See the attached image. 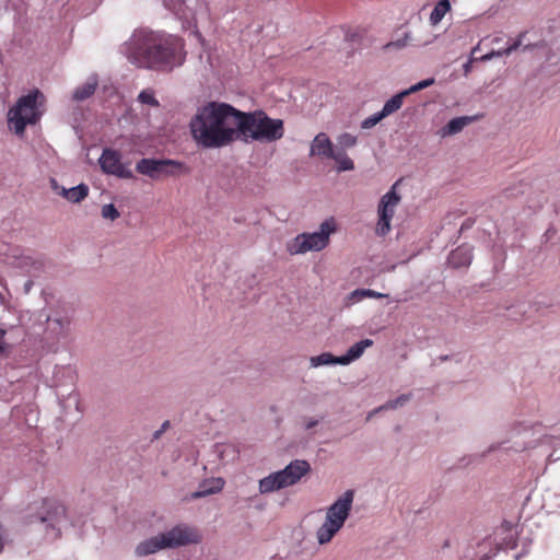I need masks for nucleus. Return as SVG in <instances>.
<instances>
[{
    "instance_id": "5701e85b",
    "label": "nucleus",
    "mask_w": 560,
    "mask_h": 560,
    "mask_svg": "<svg viewBox=\"0 0 560 560\" xmlns=\"http://www.w3.org/2000/svg\"><path fill=\"white\" fill-rule=\"evenodd\" d=\"M224 481L221 478L205 481L199 489L191 493L192 499L203 498L220 492L223 489Z\"/></svg>"
},
{
    "instance_id": "4468645a",
    "label": "nucleus",
    "mask_w": 560,
    "mask_h": 560,
    "mask_svg": "<svg viewBox=\"0 0 560 560\" xmlns=\"http://www.w3.org/2000/svg\"><path fill=\"white\" fill-rule=\"evenodd\" d=\"M5 262L30 275H36L44 269V260L40 257L26 254L19 247L8 249Z\"/></svg>"
},
{
    "instance_id": "9d476101",
    "label": "nucleus",
    "mask_w": 560,
    "mask_h": 560,
    "mask_svg": "<svg viewBox=\"0 0 560 560\" xmlns=\"http://www.w3.org/2000/svg\"><path fill=\"white\" fill-rule=\"evenodd\" d=\"M398 182H396L389 190L384 194L377 206V224L375 232L380 236H385L390 231V223L394 218L397 206L399 205L401 197L397 192Z\"/></svg>"
},
{
    "instance_id": "e433bc0d",
    "label": "nucleus",
    "mask_w": 560,
    "mask_h": 560,
    "mask_svg": "<svg viewBox=\"0 0 560 560\" xmlns=\"http://www.w3.org/2000/svg\"><path fill=\"white\" fill-rule=\"evenodd\" d=\"M432 84H434L433 78H429V79H425V80H422V81H419L418 83H416L419 91L427 89V88L431 86Z\"/></svg>"
},
{
    "instance_id": "412c9836",
    "label": "nucleus",
    "mask_w": 560,
    "mask_h": 560,
    "mask_svg": "<svg viewBox=\"0 0 560 560\" xmlns=\"http://www.w3.org/2000/svg\"><path fill=\"white\" fill-rule=\"evenodd\" d=\"M372 345H373V340H371V339H363V340L355 342L348 349V351L343 355H340L339 364L348 365L351 362L358 360L359 358L362 357L365 349L372 347Z\"/></svg>"
},
{
    "instance_id": "37998d69",
    "label": "nucleus",
    "mask_w": 560,
    "mask_h": 560,
    "mask_svg": "<svg viewBox=\"0 0 560 560\" xmlns=\"http://www.w3.org/2000/svg\"><path fill=\"white\" fill-rule=\"evenodd\" d=\"M5 335H7V331L4 329H0V353L4 352V350H5V345L2 341V339L4 338Z\"/></svg>"
},
{
    "instance_id": "b1692460",
    "label": "nucleus",
    "mask_w": 560,
    "mask_h": 560,
    "mask_svg": "<svg viewBox=\"0 0 560 560\" xmlns=\"http://www.w3.org/2000/svg\"><path fill=\"white\" fill-rule=\"evenodd\" d=\"M387 296H388L387 294L380 293V292H376L371 289H357L347 295L346 301H347V305H353L358 302H361L362 300H364L366 298L382 299V298H387Z\"/></svg>"
},
{
    "instance_id": "20e7f679",
    "label": "nucleus",
    "mask_w": 560,
    "mask_h": 560,
    "mask_svg": "<svg viewBox=\"0 0 560 560\" xmlns=\"http://www.w3.org/2000/svg\"><path fill=\"white\" fill-rule=\"evenodd\" d=\"M353 500V490H347L326 509L325 520L315 533L318 545L329 544L341 530L350 516Z\"/></svg>"
},
{
    "instance_id": "f3484780",
    "label": "nucleus",
    "mask_w": 560,
    "mask_h": 560,
    "mask_svg": "<svg viewBox=\"0 0 560 560\" xmlns=\"http://www.w3.org/2000/svg\"><path fill=\"white\" fill-rule=\"evenodd\" d=\"M166 549L162 534H158L150 538L140 541L135 549V553L138 557H147L156 553L161 550Z\"/></svg>"
},
{
    "instance_id": "39448f33",
    "label": "nucleus",
    "mask_w": 560,
    "mask_h": 560,
    "mask_svg": "<svg viewBox=\"0 0 560 560\" xmlns=\"http://www.w3.org/2000/svg\"><path fill=\"white\" fill-rule=\"evenodd\" d=\"M338 230L335 218L325 219L318 226L317 231L303 232L287 242L285 249L292 255H304L308 252H320L328 247L330 236Z\"/></svg>"
},
{
    "instance_id": "c9c22d12",
    "label": "nucleus",
    "mask_w": 560,
    "mask_h": 560,
    "mask_svg": "<svg viewBox=\"0 0 560 560\" xmlns=\"http://www.w3.org/2000/svg\"><path fill=\"white\" fill-rule=\"evenodd\" d=\"M504 56H509L508 51L505 48L503 49H500V50H491L490 52L483 55L480 60L481 61H489L493 58H498V57H504Z\"/></svg>"
},
{
    "instance_id": "393cba45",
    "label": "nucleus",
    "mask_w": 560,
    "mask_h": 560,
    "mask_svg": "<svg viewBox=\"0 0 560 560\" xmlns=\"http://www.w3.org/2000/svg\"><path fill=\"white\" fill-rule=\"evenodd\" d=\"M97 86V79L95 75H91L86 82L74 90L72 98L74 101H84L93 95Z\"/></svg>"
},
{
    "instance_id": "2eb2a0df",
    "label": "nucleus",
    "mask_w": 560,
    "mask_h": 560,
    "mask_svg": "<svg viewBox=\"0 0 560 560\" xmlns=\"http://www.w3.org/2000/svg\"><path fill=\"white\" fill-rule=\"evenodd\" d=\"M102 171L119 178H132L133 173L122 162L118 151L104 149L98 159Z\"/></svg>"
},
{
    "instance_id": "aec40b11",
    "label": "nucleus",
    "mask_w": 560,
    "mask_h": 560,
    "mask_svg": "<svg viewBox=\"0 0 560 560\" xmlns=\"http://www.w3.org/2000/svg\"><path fill=\"white\" fill-rule=\"evenodd\" d=\"M332 151L334 145L329 137L324 132H319L311 143L310 155L329 159L332 155Z\"/></svg>"
},
{
    "instance_id": "f704fd0d",
    "label": "nucleus",
    "mask_w": 560,
    "mask_h": 560,
    "mask_svg": "<svg viewBox=\"0 0 560 560\" xmlns=\"http://www.w3.org/2000/svg\"><path fill=\"white\" fill-rule=\"evenodd\" d=\"M139 102L142 104H148L151 106H159V102L154 96V92L152 90H143L138 95Z\"/></svg>"
},
{
    "instance_id": "a18cd8bd",
    "label": "nucleus",
    "mask_w": 560,
    "mask_h": 560,
    "mask_svg": "<svg viewBox=\"0 0 560 560\" xmlns=\"http://www.w3.org/2000/svg\"><path fill=\"white\" fill-rule=\"evenodd\" d=\"M482 545H487V546H489V545H491V541H490V540H488V539H487V540H483V541H482Z\"/></svg>"
},
{
    "instance_id": "a211bd4d",
    "label": "nucleus",
    "mask_w": 560,
    "mask_h": 560,
    "mask_svg": "<svg viewBox=\"0 0 560 560\" xmlns=\"http://www.w3.org/2000/svg\"><path fill=\"white\" fill-rule=\"evenodd\" d=\"M51 185L54 190H56L59 195H61L68 201L73 203L81 202L89 195V187L85 184H79L78 186L71 188L61 187L59 189L57 182L52 179Z\"/></svg>"
},
{
    "instance_id": "dca6fc26",
    "label": "nucleus",
    "mask_w": 560,
    "mask_h": 560,
    "mask_svg": "<svg viewBox=\"0 0 560 560\" xmlns=\"http://www.w3.org/2000/svg\"><path fill=\"white\" fill-rule=\"evenodd\" d=\"M164 7L182 21L184 30H191L192 33L200 37L197 30L195 11L188 7L187 0H163Z\"/></svg>"
},
{
    "instance_id": "a878e982",
    "label": "nucleus",
    "mask_w": 560,
    "mask_h": 560,
    "mask_svg": "<svg viewBox=\"0 0 560 560\" xmlns=\"http://www.w3.org/2000/svg\"><path fill=\"white\" fill-rule=\"evenodd\" d=\"M411 399V394H401L395 399H390L386 401L385 404L381 405L376 409H374L372 412L369 413L368 419H370L373 415L385 411V410H394L398 409L400 407H404L409 400Z\"/></svg>"
},
{
    "instance_id": "bb28decb",
    "label": "nucleus",
    "mask_w": 560,
    "mask_h": 560,
    "mask_svg": "<svg viewBox=\"0 0 560 560\" xmlns=\"http://www.w3.org/2000/svg\"><path fill=\"white\" fill-rule=\"evenodd\" d=\"M329 159H332L337 163L338 172H347L354 168L353 161L348 156L345 150L334 149L332 155H330Z\"/></svg>"
},
{
    "instance_id": "9b49d317",
    "label": "nucleus",
    "mask_w": 560,
    "mask_h": 560,
    "mask_svg": "<svg viewBox=\"0 0 560 560\" xmlns=\"http://www.w3.org/2000/svg\"><path fill=\"white\" fill-rule=\"evenodd\" d=\"M161 534L166 549H175L200 541L198 529L185 523L177 524Z\"/></svg>"
},
{
    "instance_id": "1a4fd4ad",
    "label": "nucleus",
    "mask_w": 560,
    "mask_h": 560,
    "mask_svg": "<svg viewBox=\"0 0 560 560\" xmlns=\"http://www.w3.org/2000/svg\"><path fill=\"white\" fill-rule=\"evenodd\" d=\"M37 520L42 524H46L47 528L50 527L54 530L52 537H57L62 527L72 524V521L68 517L66 506L56 499L43 500Z\"/></svg>"
},
{
    "instance_id": "72a5a7b5",
    "label": "nucleus",
    "mask_w": 560,
    "mask_h": 560,
    "mask_svg": "<svg viewBox=\"0 0 560 560\" xmlns=\"http://www.w3.org/2000/svg\"><path fill=\"white\" fill-rule=\"evenodd\" d=\"M409 40H410V33L407 32L404 34V36L401 38H398L396 40L385 44L383 48L385 50L401 49L408 45Z\"/></svg>"
},
{
    "instance_id": "0eeeda50",
    "label": "nucleus",
    "mask_w": 560,
    "mask_h": 560,
    "mask_svg": "<svg viewBox=\"0 0 560 560\" xmlns=\"http://www.w3.org/2000/svg\"><path fill=\"white\" fill-rule=\"evenodd\" d=\"M311 471V465L304 459H294L283 469L269 474L258 482L260 494H268L291 487Z\"/></svg>"
},
{
    "instance_id": "4be33fe9",
    "label": "nucleus",
    "mask_w": 560,
    "mask_h": 560,
    "mask_svg": "<svg viewBox=\"0 0 560 560\" xmlns=\"http://www.w3.org/2000/svg\"><path fill=\"white\" fill-rule=\"evenodd\" d=\"M474 120L469 116H460L451 119L443 128L438 131L441 138L451 137L463 131V129Z\"/></svg>"
},
{
    "instance_id": "4c0bfd02",
    "label": "nucleus",
    "mask_w": 560,
    "mask_h": 560,
    "mask_svg": "<svg viewBox=\"0 0 560 560\" xmlns=\"http://www.w3.org/2000/svg\"><path fill=\"white\" fill-rule=\"evenodd\" d=\"M522 37H523V34L520 35L518 39H516L514 43H512L511 45H509L505 48L509 55H511L513 51H515L521 46Z\"/></svg>"
},
{
    "instance_id": "a19ab883",
    "label": "nucleus",
    "mask_w": 560,
    "mask_h": 560,
    "mask_svg": "<svg viewBox=\"0 0 560 560\" xmlns=\"http://www.w3.org/2000/svg\"><path fill=\"white\" fill-rule=\"evenodd\" d=\"M168 425H170V422L168 421H164L162 423L160 430L154 432V438L159 439L161 436V434L168 428Z\"/></svg>"
},
{
    "instance_id": "6ab92c4d",
    "label": "nucleus",
    "mask_w": 560,
    "mask_h": 560,
    "mask_svg": "<svg viewBox=\"0 0 560 560\" xmlns=\"http://www.w3.org/2000/svg\"><path fill=\"white\" fill-rule=\"evenodd\" d=\"M472 260V247L468 244L458 246L448 255V265L453 268L468 267Z\"/></svg>"
},
{
    "instance_id": "7ed1b4c3",
    "label": "nucleus",
    "mask_w": 560,
    "mask_h": 560,
    "mask_svg": "<svg viewBox=\"0 0 560 560\" xmlns=\"http://www.w3.org/2000/svg\"><path fill=\"white\" fill-rule=\"evenodd\" d=\"M283 135L282 119L271 118L262 110L247 113L237 109L236 140L271 143L280 140Z\"/></svg>"
},
{
    "instance_id": "f03ea898",
    "label": "nucleus",
    "mask_w": 560,
    "mask_h": 560,
    "mask_svg": "<svg viewBox=\"0 0 560 560\" xmlns=\"http://www.w3.org/2000/svg\"><path fill=\"white\" fill-rule=\"evenodd\" d=\"M237 108L223 102H209L197 108L189 121L192 140L202 149H220L236 140Z\"/></svg>"
},
{
    "instance_id": "473e14b6",
    "label": "nucleus",
    "mask_w": 560,
    "mask_h": 560,
    "mask_svg": "<svg viewBox=\"0 0 560 560\" xmlns=\"http://www.w3.org/2000/svg\"><path fill=\"white\" fill-rule=\"evenodd\" d=\"M384 118H385V116L380 110V112L374 113L373 115L366 117L365 119H363L361 121L360 126L362 129H372Z\"/></svg>"
},
{
    "instance_id": "423d86ee",
    "label": "nucleus",
    "mask_w": 560,
    "mask_h": 560,
    "mask_svg": "<svg viewBox=\"0 0 560 560\" xmlns=\"http://www.w3.org/2000/svg\"><path fill=\"white\" fill-rule=\"evenodd\" d=\"M43 102L44 95L38 90L18 100L15 106L8 113L9 125L16 135H23L27 125H34L39 120L43 115Z\"/></svg>"
},
{
    "instance_id": "c756f323",
    "label": "nucleus",
    "mask_w": 560,
    "mask_h": 560,
    "mask_svg": "<svg viewBox=\"0 0 560 560\" xmlns=\"http://www.w3.org/2000/svg\"><path fill=\"white\" fill-rule=\"evenodd\" d=\"M402 104H404V98L399 93H397L385 102L381 112L386 118V117L395 114L396 112H398L401 108Z\"/></svg>"
},
{
    "instance_id": "f257e3e1",
    "label": "nucleus",
    "mask_w": 560,
    "mask_h": 560,
    "mask_svg": "<svg viewBox=\"0 0 560 560\" xmlns=\"http://www.w3.org/2000/svg\"><path fill=\"white\" fill-rule=\"evenodd\" d=\"M184 40L164 31L136 28L122 45V52L138 67L172 71L186 59Z\"/></svg>"
},
{
    "instance_id": "ea45409f",
    "label": "nucleus",
    "mask_w": 560,
    "mask_h": 560,
    "mask_svg": "<svg viewBox=\"0 0 560 560\" xmlns=\"http://www.w3.org/2000/svg\"><path fill=\"white\" fill-rule=\"evenodd\" d=\"M317 424H318V420L313 419V418H310V419H306V420L304 421V424H303V425H304V429H305V430H311V429H313L314 427H316Z\"/></svg>"
},
{
    "instance_id": "58836bf2",
    "label": "nucleus",
    "mask_w": 560,
    "mask_h": 560,
    "mask_svg": "<svg viewBox=\"0 0 560 560\" xmlns=\"http://www.w3.org/2000/svg\"><path fill=\"white\" fill-rule=\"evenodd\" d=\"M418 91H419V90H418L417 85H416V84H413V85H411L410 88H408V89H406V90H404V91L399 92V94L402 96V98H405L406 96H408V95H410V94H412V93H416V92H418Z\"/></svg>"
},
{
    "instance_id": "ddd939ff",
    "label": "nucleus",
    "mask_w": 560,
    "mask_h": 560,
    "mask_svg": "<svg viewBox=\"0 0 560 560\" xmlns=\"http://www.w3.org/2000/svg\"><path fill=\"white\" fill-rule=\"evenodd\" d=\"M180 166L182 164L174 160L141 159L137 162L136 170L152 179H159L162 176L174 175Z\"/></svg>"
},
{
    "instance_id": "79ce46f5",
    "label": "nucleus",
    "mask_w": 560,
    "mask_h": 560,
    "mask_svg": "<svg viewBox=\"0 0 560 560\" xmlns=\"http://www.w3.org/2000/svg\"><path fill=\"white\" fill-rule=\"evenodd\" d=\"M471 65H472V59H469L467 62H465L463 65V70H464L465 75H468L469 72L471 71Z\"/></svg>"
},
{
    "instance_id": "f8f14e48",
    "label": "nucleus",
    "mask_w": 560,
    "mask_h": 560,
    "mask_svg": "<svg viewBox=\"0 0 560 560\" xmlns=\"http://www.w3.org/2000/svg\"><path fill=\"white\" fill-rule=\"evenodd\" d=\"M533 432L532 429L522 424H513L509 432L508 439L499 444L491 445L490 451L503 447L506 451L522 452L533 446V441L529 439Z\"/></svg>"
},
{
    "instance_id": "c03bdc74",
    "label": "nucleus",
    "mask_w": 560,
    "mask_h": 560,
    "mask_svg": "<svg viewBox=\"0 0 560 560\" xmlns=\"http://www.w3.org/2000/svg\"><path fill=\"white\" fill-rule=\"evenodd\" d=\"M32 284H33V283H32V281H27V282L25 283V291H26V292H28V291L31 290Z\"/></svg>"
},
{
    "instance_id": "c85d7f7f",
    "label": "nucleus",
    "mask_w": 560,
    "mask_h": 560,
    "mask_svg": "<svg viewBox=\"0 0 560 560\" xmlns=\"http://www.w3.org/2000/svg\"><path fill=\"white\" fill-rule=\"evenodd\" d=\"M340 355L336 357L330 352H324L310 359L312 368H319L323 365H335L339 364Z\"/></svg>"
},
{
    "instance_id": "2f4dec72",
    "label": "nucleus",
    "mask_w": 560,
    "mask_h": 560,
    "mask_svg": "<svg viewBox=\"0 0 560 560\" xmlns=\"http://www.w3.org/2000/svg\"><path fill=\"white\" fill-rule=\"evenodd\" d=\"M102 218L105 220L115 221L120 217V212L113 203L104 205L101 209Z\"/></svg>"
},
{
    "instance_id": "6e6552de",
    "label": "nucleus",
    "mask_w": 560,
    "mask_h": 560,
    "mask_svg": "<svg viewBox=\"0 0 560 560\" xmlns=\"http://www.w3.org/2000/svg\"><path fill=\"white\" fill-rule=\"evenodd\" d=\"M71 316L62 310H55L46 316L43 339L48 346L59 345L66 340L71 330Z\"/></svg>"
},
{
    "instance_id": "7c9ffc66",
    "label": "nucleus",
    "mask_w": 560,
    "mask_h": 560,
    "mask_svg": "<svg viewBox=\"0 0 560 560\" xmlns=\"http://www.w3.org/2000/svg\"><path fill=\"white\" fill-rule=\"evenodd\" d=\"M358 142V138L351 133L345 132L337 138L338 149L346 150L353 148Z\"/></svg>"
},
{
    "instance_id": "cd10ccee",
    "label": "nucleus",
    "mask_w": 560,
    "mask_h": 560,
    "mask_svg": "<svg viewBox=\"0 0 560 560\" xmlns=\"http://www.w3.org/2000/svg\"><path fill=\"white\" fill-rule=\"evenodd\" d=\"M450 10H451L450 0H440L434 5V8L430 14L429 20H430L431 25H433V26L438 25Z\"/></svg>"
}]
</instances>
